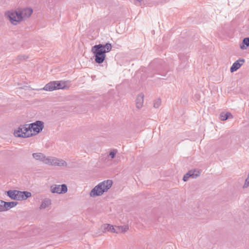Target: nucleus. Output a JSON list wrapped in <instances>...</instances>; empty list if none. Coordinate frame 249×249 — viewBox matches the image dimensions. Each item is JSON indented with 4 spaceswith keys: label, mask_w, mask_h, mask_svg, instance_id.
<instances>
[{
    "label": "nucleus",
    "mask_w": 249,
    "mask_h": 249,
    "mask_svg": "<svg viewBox=\"0 0 249 249\" xmlns=\"http://www.w3.org/2000/svg\"><path fill=\"white\" fill-rule=\"evenodd\" d=\"M68 191L67 186L65 184L61 185H53L50 187V191L53 194H65Z\"/></svg>",
    "instance_id": "39448f33"
},
{
    "label": "nucleus",
    "mask_w": 249,
    "mask_h": 249,
    "mask_svg": "<svg viewBox=\"0 0 249 249\" xmlns=\"http://www.w3.org/2000/svg\"><path fill=\"white\" fill-rule=\"evenodd\" d=\"M101 229L103 232H106L107 231H110L111 232H118V231L117 230V228H114L112 225L108 224H105L103 225Z\"/></svg>",
    "instance_id": "1a4fd4ad"
},
{
    "label": "nucleus",
    "mask_w": 249,
    "mask_h": 249,
    "mask_svg": "<svg viewBox=\"0 0 249 249\" xmlns=\"http://www.w3.org/2000/svg\"><path fill=\"white\" fill-rule=\"evenodd\" d=\"M190 173V176L193 178H197L198 176H199L200 173L199 172L197 171L196 172V170H190L189 171Z\"/></svg>",
    "instance_id": "6ab92c4d"
},
{
    "label": "nucleus",
    "mask_w": 249,
    "mask_h": 249,
    "mask_svg": "<svg viewBox=\"0 0 249 249\" xmlns=\"http://www.w3.org/2000/svg\"><path fill=\"white\" fill-rule=\"evenodd\" d=\"M55 82L56 83V89H67L68 88V87L66 85V82L65 81H56Z\"/></svg>",
    "instance_id": "2eb2a0df"
},
{
    "label": "nucleus",
    "mask_w": 249,
    "mask_h": 249,
    "mask_svg": "<svg viewBox=\"0 0 249 249\" xmlns=\"http://www.w3.org/2000/svg\"><path fill=\"white\" fill-rule=\"evenodd\" d=\"M8 196L14 200H18V190H9L6 192Z\"/></svg>",
    "instance_id": "9b49d317"
},
{
    "label": "nucleus",
    "mask_w": 249,
    "mask_h": 249,
    "mask_svg": "<svg viewBox=\"0 0 249 249\" xmlns=\"http://www.w3.org/2000/svg\"><path fill=\"white\" fill-rule=\"evenodd\" d=\"M47 164L58 166H67V163L65 161L54 157H50L49 161L47 162Z\"/></svg>",
    "instance_id": "423d86ee"
},
{
    "label": "nucleus",
    "mask_w": 249,
    "mask_h": 249,
    "mask_svg": "<svg viewBox=\"0 0 249 249\" xmlns=\"http://www.w3.org/2000/svg\"><path fill=\"white\" fill-rule=\"evenodd\" d=\"M116 228H117V230L118 231V232L120 231H122V232H125L128 230V227L127 226H118V227H116Z\"/></svg>",
    "instance_id": "aec40b11"
},
{
    "label": "nucleus",
    "mask_w": 249,
    "mask_h": 249,
    "mask_svg": "<svg viewBox=\"0 0 249 249\" xmlns=\"http://www.w3.org/2000/svg\"><path fill=\"white\" fill-rule=\"evenodd\" d=\"M4 205H5V211L9 210L10 208H12L15 206H16L18 202L15 201L12 202H5L4 201Z\"/></svg>",
    "instance_id": "f3484780"
},
{
    "label": "nucleus",
    "mask_w": 249,
    "mask_h": 249,
    "mask_svg": "<svg viewBox=\"0 0 249 249\" xmlns=\"http://www.w3.org/2000/svg\"><path fill=\"white\" fill-rule=\"evenodd\" d=\"M28 56H27L25 55H20L18 56L17 59H19L20 60H25V59H27L28 58Z\"/></svg>",
    "instance_id": "393cba45"
},
{
    "label": "nucleus",
    "mask_w": 249,
    "mask_h": 249,
    "mask_svg": "<svg viewBox=\"0 0 249 249\" xmlns=\"http://www.w3.org/2000/svg\"><path fill=\"white\" fill-rule=\"evenodd\" d=\"M111 45L107 43L105 45L99 44L95 45L91 48V52L95 56V61L98 64L102 63L106 58V53L111 50Z\"/></svg>",
    "instance_id": "7ed1b4c3"
},
{
    "label": "nucleus",
    "mask_w": 249,
    "mask_h": 249,
    "mask_svg": "<svg viewBox=\"0 0 249 249\" xmlns=\"http://www.w3.org/2000/svg\"><path fill=\"white\" fill-rule=\"evenodd\" d=\"M33 157L37 160H39L47 164V162L49 161L50 157H46L44 154L42 153H35L32 154Z\"/></svg>",
    "instance_id": "0eeeda50"
},
{
    "label": "nucleus",
    "mask_w": 249,
    "mask_h": 249,
    "mask_svg": "<svg viewBox=\"0 0 249 249\" xmlns=\"http://www.w3.org/2000/svg\"><path fill=\"white\" fill-rule=\"evenodd\" d=\"M33 9L30 7L20 8L18 10L8 11L5 16L14 25H17L23 18H28L33 13Z\"/></svg>",
    "instance_id": "f03ea898"
},
{
    "label": "nucleus",
    "mask_w": 249,
    "mask_h": 249,
    "mask_svg": "<svg viewBox=\"0 0 249 249\" xmlns=\"http://www.w3.org/2000/svg\"><path fill=\"white\" fill-rule=\"evenodd\" d=\"M249 46V37H245L242 40V43L240 45V48L242 50H245Z\"/></svg>",
    "instance_id": "dca6fc26"
},
{
    "label": "nucleus",
    "mask_w": 249,
    "mask_h": 249,
    "mask_svg": "<svg viewBox=\"0 0 249 249\" xmlns=\"http://www.w3.org/2000/svg\"><path fill=\"white\" fill-rule=\"evenodd\" d=\"M190 173H189V171L186 174L184 175L183 178V180L184 181H187L188 179V178L191 177L190 176Z\"/></svg>",
    "instance_id": "b1692460"
},
{
    "label": "nucleus",
    "mask_w": 249,
    "mask_h": 249,
    "mask_svg": "<svg viewBox=\"0 0 249 249\" xmlns=\"http://www.w3.org/2000/svg\"><path fill=\"white\" fill-rule=\"evenodd\" d=\"M56 84V83L55 81L50 82L44 86L43 89L46 91H53L55 90L56 89L55 86Z\"/></svg>",
    "instance_id": "f8f14e48"
},
{
    "label": "nucleus",
    "mask_w": 249,
    "mask_h": 249,
    "mask_svg": "<svg viewBox=\"0 0 249 249\" xmlns=\"http://www.w3.org/2000/svg\"><path fill=\"white\" fill-rule=\"evenodd\" d=\"M32 194L30 192L27 191H18V200H25L31 197Z\"/></svg>",
    "instance_id": "9d476101"
},
{
    "label": "nucleus",
    "mask_w": 249,
    "mask_h": 249,
    "mask_svg": "<svg viewBox=\"0 0 249 249\" xmlns=\"http://www.w3.org/2000/svg\"><path fill=\"white\" fill-rule=\"evenodd\" d=\"M245 60L243 58H239L237 60H236L233 64L232 65L230 68V71L231 72H233L236 71L238 69H239L245 62Z\"/></svg>",
    "instance_id": "6e6552de"
},
{
    "label": "nucleus",
    "mask_w": 249,
    "mask_h": 249,
    "mask_svg": "<svg viewBox=\"0 0 249 249\" xmlns=\"http://www.w3.org/2000/svg\"><path fill=\"white\" fill-rule=\"evenodd\" d=\"M143 97L144 95L142 94H140L137 96L136 100V105L137 108L138 109L141 108L143 106Z\"/></svg>",
    "instance_id": "ddd939ff"
},
{
    "label": "nucleus",
    "mask_w": 249,
    "mask_h": 249,
    "mask_svg": "<svg viewBox=\"0 0 249 249\" xmlns=\"http://www.w3.org/2000/svg\"><path fill=\"white\" fill-rule=\"evenodd\" d=\"M161 104V100L160 99H157L154 102V107L155 108H158Z\"/></svg>",
    "instance_id": "4be33fe9"
},
{
    "label": "nucleus",
    "mask_w": 249,
    "mask_h": 249,
    "mask_svg": "<svg viewBox=\"0 0 249 249\" xmlns=\"http://www.w3.org/2000/svg\"><path fill=\"white\" fill-rule=\"evenodd\" d=\"M111 180H107L99 183L95 186L90 191V196L91 197H95L102 195L104 193L107 192L112 185Z\"/></svg>",
    "instance_id": "20e7f679"
},
{
    "label": "nucleus",
    "mask_w": 249,
    "mask_h": 249,
    "mask_svg": "<svg viewBox=\"0 0 249 249\" xmlns=\"http://www.w3.org/2000/svg\"><path fill=\"white\" fill-rule=\"evenodd\" d=\"M51 204L52 201L50 198H45L42 200L41 204L39 207V209L40 210L45 209V208L50 206Z\"/></svg>",
    "instance_id": "4468645a"
},
{
    "label": "nucleus",
    "mask_w": 249,
    "mask_h": 249,
    "mask_svg": "<svg viewBox=\"0 0 249 249\" xmlns=\"http://www.w3.org/2000/svg\"><path fill=\"white\" fill-rule=\"evenodd\" d=\"M221 120L222 121L227 120L230 118H233L232 115L230 112H227L226 113H222L220 114Z\"/></svg>",
    "instance_id": "a211bd4d"
},
{
    "label": "nucleus",
    "mask_w": 249,
    "mask_h": 249,
    "mask_svg": "<svg viewBox=\"0 0 249 249\" xmlns=\"http://www.w3.org/2000/svg\"><path fill=\"white\" fill-rule=\"evenodd\" d=\"M44 127V123L40 121H36L35 123L20 125L18 129L14 132V135L17 137L28 138L34 134L39 133Z\"/></svg>",
    "instance_id": "f257e3e1"
},
{
    "label": "nucleus",
    "mask_w": 249,
    "mask_h": 249,
    "mask_svg": "<svg viewBox=\"0 0 249 249\" xmlns=\"http://www.w3.org/2000/svg\"><path fill=\"white\" fill-rule=\"evenodd\" d=\"M4 201L3 200H0V212H3L5 211V205H4Z\"/></svg>",
    "instance_id": "5701e85b"
},
{
    "label": "nucleus",
    "mask_w": 249,
    "mask_h": 249,
    "mask_svg": "<svg viewBox=\"0 0 249 249\" xmlns=\"http://www.w3.org/2000/svg\"><path fill=\"white\" fill-rule=\"evenodd\" d=\"M117 149H113L112 151H111L109 154V157L113 159L115 158V155L116 153H117Z\"/></svg>",
    "instance_id": "412c9836"
},
{
    "label": "nucleus",
    "mask_w": 249,
    "mask_h": 249,
    "mask_svg": "<svg viewBox=\"0 0 249 249\" xmlns=\"http://www.w3.org/2000/svg\"><path fill=\"white\" fill-rule=\"evenodd\" d=\"M249 187V179L248 178H247L244 183V184L243 185V188H247Z\"/></svg>",
    "instance_id": "a878e982"
},
{
    "label": "nucleus",
    "mask_w": 249,
    "mask_h": 249,
    "mask_svg": "<svg viewBox=\"0 0 249 249\" xmlns=\"http://www.w3.org/2000/svg\"><path fill=\"white\" fill-rule=\"evenodd\" d=\"M134 3L136 5H141V2L142 1V0H133Z\"/></svg>",
    "instance_id": "bb28decb"
}]
</instances>
